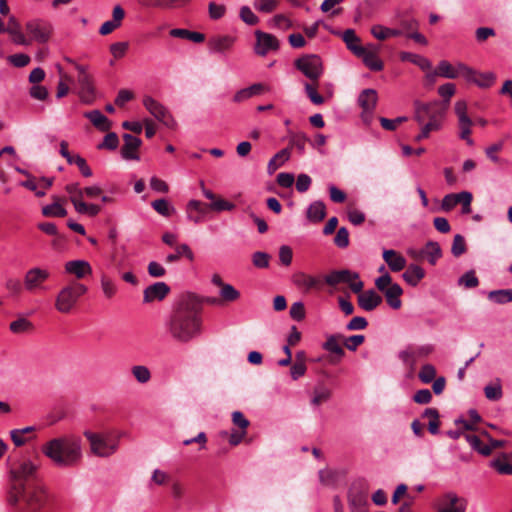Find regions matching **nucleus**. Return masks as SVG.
I'll list each match as a JSON object with an SVG mask.
<instances>
[{
    "label": "nucleus",
    "mask_w": 512,
    "mask_h": 512,
    "mask_svg": "<svg viewBox=\"0 0 512 512\" xmlns=\"http://www.w3.org/2000/svg\"><path fill=\"white\" fill-rule=\"evenodd\" d=\"M202 305L194 294L181 296L167 320L166 328L173 340L188 343L202 332Z\"/></svg>",
    "instance_id": "nucleus-1"
},
{
    "label": "nucleus",
    "mask_w": 512,
    "mask_h": 512,
    "mask_svg": "<svg viewBox=\"0 0 512 512\" xmlns=\"http://www.w3.org/2000/svg\"><path fill=\"white\" fill-rule=\"evenodd\" d=\"M41 451L56 467L74 468L83 458L82 439L74 434L61 435L46 442Z\"/></svg>",
    "instance_id": "nucleus-2"
},
{
    "label": "nucleus",
    "mask_w": 512,
    "mask_h": 512,
    "mask_svg": "<svg viewBox=\"0 0 512 512\" xmlns=\"http://www.w3.org/2000/svg\"><path fill=\"white\" fill-rule=\"evenodd\" d=\"M48 500L46 489L37 483H13L7 493V503L15 512H40Z\"/></svg>",
    "instance_id": "nucleus-3"
},
{
    "label": "nucleus",
    "mask_w": 512,
    "mask_h": 512,
    "mask_svg": "<svg viewBox=\"0 0 512 512\" xmlns=\"http://www.w3.org/2000/svg\"><path fill=\"white\" fill-rule=\"evenodd\" d=\"M87 290L88 288L84 284L77 281L63 286L56 296L55 309L63 314L70 313Z\"/></svg>",
    "instance_id": "nucleus-4"
},
{
    "label": "nucleus",
    "mask_w": 512,
    "mask_h": 512,
    "mask_svg": "<svg viewBox=\"0 0 512 512\" xmlns=\"http://www.w3.org/2000/svg\"><path fill=\"white\" fill-rule=\"evenodd\" d=\"M414 105V118L419 124H423V122L428 119V123H433L437 125V127L441 128L442 121L447 110L445 104H442L439 101H432L429 103L416 101Z\"/></svg>",
    "instance_id": "nucleus-5"
},
{
    "label": "nucleus",
    "mask_w": 512,
    "mask_h": 512,
    "mask_svg": "<svg viewBox=\"0 0 512 512\" xmlns=\"http://www.w3.org/2000/svg\"><path fill=\"white\" fill-rule=\"evenodd\" d=\"M90 442L91 451L99 457H108L114 454L118 448V440L109 435H102L90 431L84 432Z\"/></svg>",
    "instance_id": "nucleus-6"
},
{
    "label": "nucleus",
    "mask_w": 512,
    "mask_h": 512,
    "mask_svg": "<svg viewBox=\"0 0 512 512\" xmlns=\"http://www.w3.org/2000/svg\"><path fill=\"white\" fill-rule=\"evenodd\" d=\"M324 281L330 286L346 283L354 293H360L364 287V283L360 280L359 274L348 269L334 270L324 277Z\"/></svg>",
    "instance_id": "nucleus-7"
},
{
    "label": "nucleus",
    "mask_w": 512,
    "mask_h": 512,
    "mask_svg": "<svg viewBox=\"0 0 512 512\" xmlns=\"http://www.w3.org/2000/svg\"><path fill=\"white\" fill-rule=\"evenodd\" d=\"M294 66L309 80L317 82L324 69L321 58L316 54H307L297 58Z\"/></svg>",
    "instance_id": "nucleus-8"
},
{
    "label": "nucleus",
    "mask_w": 512,
    "mask_h": 512,
    "mask_svg": "<svg viewBox=\"0 0 512 512\" xmlns=\"http://www.w3.org/2000/svg\"><path fill=\"white\" fill-rule=\"evenodd\" d=\"M51 273L47 268L32 267L28 269L23 278L24 289L29 293H36L47 290L46 281L50 278Z\"/></svg>",
    "instance_id": "nucleus-9"
},
{
    "label": "nucleus",
    "mask_w": 512,
    "mask_h": 512,
    "mask_svg": "<svg viewBox=\"0 0 512 512\" xmlns=\"http://www.w3.org/2000/svg\"><path fill=\"white\" fill-rule=\"evenodd\" d=\"M143 105L158 121L168 128H175L177 123L168 109L151 96L143 98Z\"/></svg>",
    "instance_id": "nucleus-10"
},
{
    "label": "nucleus",
    "mask_w": 512,
    "mask_h": 512,
    "mask_svg": "<svg viewBox=\"0 0 512 512\" xmlns=\"http://www.w3.org/2000/svg\"><path fill=\"white\" fill-rule=\"evenodd\" d=\"M78 71L77 81L80 86V97L84 103L90 104L94 99V84L91 75L83 65H76Z\"/></svg>",
    "instance_id": "nucleus-11"
},
{
    "label": "nucleus",
    "mask_w": 512,
    "mask_h": 512,
    "mask_svg": "<svg viewBox=\"0 0 512 512\" xmlns=\"http://www.w3.org/2000/svg\"><path fill=\"white\" fill-rule=\"evenodd\" d=\"M460 69L463 71V78L466 81L481 88H489L495 83L496 75L493 72L480 73L469 66H460Z\"/></svg>",
    "instance_id": "nucleus-12"
},
{
    "label": "nucleus",
    "mask_w": 512,
    "mask_h": 512,
    "mask_svg": "<svg viewBox=\"0 0 512 512\" xmlns=\"http://www.w3.org/2000/svg\"><path fill=\"white\" fill-rule=\"evenodd\" d=\"M255 37L254 51L257 55L265 56L270 51L278 50L279 41L274 35L257 30L255 31Z\"/></svg>",
    "instance_id": "nucleus-13"
},
{
    "label": "nucleus",
    "mask_w": 512,
    "mask_h": 512,
    "mask_svg": "<svg viewBox=\"0 0 512 512\" xmlns=\"http://www.w3.org/2000/svg\"><path fill=\"white\" fill-rule=\"evenodd\" d=\"M26 31L32 40L45 43L50 37L51 27L44 20L33 19L26 23Z\"/></svg>",
    "instance_id": "nucleus-14"
},
{
    "label": "nucleus",
    "mask_w": 512,
    "mask_h": 512,
    "mask_svg": "<svg viewBox=\"0 0 512 512\" xmlns=\"http://www.w3.org/2000/svg\"><path fill=\"white\" fill-rule=\"evenodd\" d=\"M361 58L366 67L372 71H381L384 67L382 60L378 57V48L373 44H367L363 53L357 55Z\"/></svg>",
    "instance_id": "nucleus-15"
},
{
    "label": "nucleus",
    "mask_w": 512,
    "mask_h": 512,
    "mask_svg": "<svg viewBox=\"0 0 512 512\" xmlns=\"http://www.w3.org/2000/svg\"><path fill=\"white\" fill-rule=\"evenodd\" d=\"M292 281L298 289L304 292H309L312 289L318 290L322 287V280L319 277L311 276L304 272L295 273Z\"/></svg>",
    "instance_id": "nucleus-16"
},
{
    "label": "nucleus",
    "mask_w": 512,
    "mask_h": 512,
    "mask_svg": "<svg viewBox=\"0 0 512 512\" xmlns=\"http://www.w3.org/2000/svg\"><path fill=\"white\" fill-rule=\"evenodd\" d=\"M170 292V287L165 282H156L148 286L143 292V301L150 303L163 300Z\"/></svg>",
    "instance_id": "nucleus-17"
},
{
    "label": "nucleus",
    "mask_w": 512,
    "mask_h": 512,
    "mask_svg": "<svg viewBox=\"0 0 512 512\" xmlns=\"http://www.w3.org/2000/svg\"><path fill=\"white\" fill-rule=\"evenodd\" d=\"M358 294V305L361 309L365 311H373L376 309L383 301L382 296L379 295L375 290L369 289L366 291H361Z\"/></svg>",
    "instance_id": "nucleus-18"
},
{
    "label": "nucleus",
    "mask_w": 512,
    "mask_h": 512,
    "mask_svg": "<svg viewBox=\"0 0 512 512\" xmlns=\"http://www.w3.org/2000/svg\"><path fill=\"white\" fill-rule=\"evenodd\" d=\"M37 467L30 460H24L16 467L11 469L13 483H26L28 479L35 473Z\"/></svg>",
    "instance_id": "nucleus-19"
},
{
    "label": "nucleus",
    "mask_w": 512,
    "mask_h": 512,
    "mask_svg": "<svg viewBox=\"0 0 512 512\" xmlns=\"http://www.w3.org/2000/svg\"><path fill=\"white\" fill-rule=\"evenodd\" d=\"M124 144L121 147V156L125 160H139L138 149L141 146V140L131 134L123 135Z\"/></svg>",
    "instance_id": "nucleus-20"
},
{
    "label": "nucleus",
    "mask_w": 512,
    "mask_h": 512,
    "mask_svg": "<svg viewBox=\"0 0 512 512\" xmlns=\"http://www.w3.org/2000/svg\"><path fill=\"white\" fill-rule=\"evenodd\" d=\"M66 273L74 275L77 279H83L92 274V267L86 260H71L64 265Z\"/></svg>",
    "instance_id": "nucleus-21"
},
{
    "label": "nucleus",
    "mask_w": 512,
    "mask_h": 512,
    "mask_svg": "<svg viewBox=\"0 0 512 512\" xmlns=\"http://www.w3.org/2000/svg\"><path fill=\"white\" fill-rule=\"evenodd\" d=\"M344 336L342 334H330L326 337V341L322 344V348L334 355L337 360H340L344 357L345 351L341 346V341H343Z\"/></svg>",
    "instance_id": "nucleus-22"
},
{
    "label": "nucleus",
    "mask_w": 512,
    "mask_h": 512,
    "mask_svg": "<svg viewBox=\"0 0 512 512\" xmlns=\"http://www.w3.org/2000/svg\"><path fill=\"white\" fill-rule=\"evenodd\" d=\"M378 100V95L375 89H364L358 97V103L363 109L364 114L371 115L374 111Z\"/></svg>",
    "instance_id": "nucleus-23"
},
{
    "label": "nucleus",
    "mask_w": 512,
    "mask_h": 512,
    "mask_svg": "<svg viewBox=\"0 0 512 512\" xmlns=\"http://www.w3.org/2000/svg\"><path fill=\"white\" fill-rule=\"evenodd\" d=\"M235 37L230 35L215 36L209 40V49L214 53H223L232 48Z\"/></svg>",
    "instance_id": "nucleus-24"
},
{
    "label": "nucleus",
    "mask_w": 512,
    "mask_h": 512,
    "mask_svg": "<svg viewBox=\"0 0 512 512\" xmlns=\"http://www.w3.org/2000/svg\"><path fill=\"white\" fill-rule=\"evenodd\" d=\"M383 259L393 272H399L406 267V259L395 250H384Z\"/></svg>",
    "instance_id": "nucleus-25"
},
{
    "label": "nucleus",
    "mask_w": 512,
    "mask_h": 512,
    "mask_svg": "<svg viewBox=\"0 0 512 512\" xmlns=\"http://www.w3.org/2000/svg\"><path fill=\"white\" fill-rule=\"evenodd\" d=\"M4 32H7L11 35L15 44L28 45L30 43L22 33L20 23L14 16L9 18L7 27H4Z\"/></svg>",
    "instance_id": "nucleus-26"
},
{
    "label": "nucleus",
    "mask_w": 512,
    "mask_h": 512,
    "mask_svg": "<svg viewBox=\"0 0 512 512\" xmlns=\"http://www.w3.org/2000/svg\"><path fill=\"white\" fill-rule=\"evenodd\" d=\"M84 117L89 119L99 131L107 132L111 129V121L99 110L87 111L84 113Z\"/></svg>",
    "instance_id": "nucleus-27"
},
{
    "label": "nucleus",
    "mask_w": 512,
    "mask_h": 512,
    "mask_svg": "<svg viewBox=\"0 0 512 512\" xmlns=\"http://www.w3.org/2000/svg\"><path fill=\"white\" fill-rule=\"evenodd\" d=\"M460 66L466 65L463 63H458L456 66H453L448 61L442 60L437 66V73L439 76L448 79H455L460 76L463 77V71L460 69Z\"/></svg>",
    "instance_id": "nucleus-28"
},
{
    "label": "nucleus",
    "mask_w": 512,
    "mask_h": 512,
    "mask_svg": "<svg viewBox=\"0 0 512 512\" xmlns=\"http://www.w3.org/2000/svg\"><path fill=\"white\" fill-rule=\"evenodd\" d=\"M342 39L347 48L355 55H361L365 46L361 45L360 38L353 29H347L343 32Z\"/></svg>",
    "instance_id": "nucleus-29"
},
{
    "label": "nucleus",
    "mask_w": 512,
    "mask_h": 512,
    "mask_svg": "<svg viewBox=\"0 0 512 512\" xmlns=\"http://www.w3.org/2000/svg\"><path fill=\"white\" fill-rule=\"evenodd\" d=\"M326 216V206L324 202L317 200L312 202L306 211V217L310 222L319 223Z\"/></svg>",
    "instance_id": "nucleus-30"
},
{
    "label": "nucleus",
    "mask_w": 512,
    "mask_h": 512,
    "mask_svg": "<svg viewBox=\"0 0 512 512\" xmlns=\"http://www.w3.org/2000/svg\"><path fill=\"white\" fill-rule=\"evenodd\" d=\"M402 293H403V290H402L401 286L397 283L390 285L384 291L386 301L392 309L397 310L401 307L402 301H401L400 297H401Z\"/></svg>",
    "instance_id": "nucleus-31"
},
{
    "label": "nucleus",
    "mask_w": 512,
    "mask_h": 512,
    "mask_svg": "<svg viewBox=\"0 0 512 512\" xmlns=\"http://www.w3.org/2000/svg\"><path fill=\"white\" fill-rule=\"evenodd\" d=\"M444 497L448 501L449 507L441 508L438 512H465L467 505L465 499L459 498L454 492H448Z\"/></svg>",
    "instance_id": "nucleus-32"
},
{
    "label": "nucleus",
    "mask_w": 512,
    "mask_h": 512,
    "mask_svg": "<svg viewBox=\"0 0 512 512\" xmlns=\"http://www.w3.org/2000/svg\"><path fill=\"white\" fill-rule=\"evenodd\" d=\"M371 34L374 38L380 41H384L389 37H397L403 35L402 30L385 27L381 24H375L370 29Z\"/></svg>",
    "instance_id": "nucleus-33"
},
{
    "label": "nucleus",
    "mask_w": 512,
    "mask_h": 512,
    "mask_svg": "<svg viewBox=\"0 0 512 512\" xmlns=\"http://www.w3.org/2000/svg\"><path fill=\"white\" fill-rule=\"evenodd\" d=\"M400 59L401 61H407L417 65L423 71H427L432 68V63L428 58L415 53L401 52Z\"/></svg>",
    "instance_id": "nucleus-34"
},
{
    "label": "nucleus",
    "mask_w": 512,
    "mask_h": 512,
    "mask_svg": "<svg viewBox=\"0 0 512 512\" xmlns=\"http://www.w3.org/2000/svg\"><path fill=\"white\" fill-rule=\"evenodd\" d=\"M170 36L180 39H186L194 43H201L205 40V35L200 32H194L183 28H174L169 32Z\"/></svg>",
    "instance_id": "nucleus-35"
},
{
    "label": "nucleus",
    "mask_w": 512,
    "mask_h": 512,
    "mask_svg": "<svg viewBox=\"0 0 512 512\" xmlns=\"http://www.w3.org/2000/svg\"><path fill=\"white\" fill-rule=\"evenodd\" d=\"M367 494L361 491H351L349 494V505L352 512H366L365 506L367 505Z\"/></svg>",
    "instance_id": "nucleus-36"
},
{
    "label": "nucleus",
    "mask_w": 512,
    "mask_h": 512,
    "mask_svg": "<svg viewBox=\"0 0 512 512\" xmlns=\"http://www.w3.org/2000/svg\"><path fill=\"white\" fill-rule=\"evenodd\" d=\"M290 158V151L284 148L277 152L268 162L267 172L272 175L279 167H281Z\"/></svg>",
    "instance_id": "nucleus-37"
},
{
    "label": "nucleus",
    "mask_w": 512,
    "mask_h": 512,
    "mask_svg": "<svg viewBox=\"0 0 512 512\" xmlns=\"http://www.w3.org/2000/svg\"><path fill=\"white\" fill-rule=\"evenodd\" d=\"M145 7L174 8L186 5L190 0H138Z\"/></svg>",
    "instance_id": "nucleus-38"
},
{
    "label": "nucleus",
    "mask_w": 512,
    "mask_h": 512,
    "mask_svg": "<svg viewBox=\"0 0 512 512\" xmlns=\"http://www.w3.org/2000/svg\"><path fill=\"white\" fill-rule=\"evenodd\" d=\"M424 276V269L418 265H410L403 273L404 280L411 286H416Z\"/></svg>",
    "instance_id": "nucleus-39"
},
{
    "label": "nucleus",
    "mask_w": 512,
    "mask_h": 512,
    "mask_svg": "<svg viewBox=\"0 0 512 512\" xmlns=\"http://www.w3.org/2000/svg\"><path fill=\"white\" fill-rule=\"evenodd\" d=\"M422 255L427 258L430 264L434 265L442 256L441 247L437 242L429 241L422 250Z\"/></svg>",
    "instance_id": "nucleus-40"
},
{
    "label": "nucleus",
    "mask_w": 512,
    "mask_h": 512,
    "mask_svg": "<svg viewBox=\"0 0 512 512\" xmlns=\"http://www.w3.org/2000/svg\"><path fill=\"white\" fill-rule=\"evenodd\" d=\"M488 299L496 304L512 302V288L492 290L488 293Z\"/></svg>",
    "instance_id": "nucleus-41"
},
{
    "label": "nucleus",
    "mask_w": 512,
    "mask_h": 512,
    "mask_svg": "<svg viewBox=\"0 0 512 512\" xmlns=\"http://www.w3.org/2000/svg\"><path fill=\"white\" fill-rule=\"evenodd\" d=\"M182 256L189 261L194 260V254L187 244H180L176 247V252L166 256V262L172 263L178 261Z\"/></svg>",
    "instance_id": "nucleus-42"
},
{
    "label": "nucleus",
    "mask_w": 512,
    "mask_h": 512,
    "mask_svg": "<svg viewBox=\"0 0 512 512\" xmlns=\"http://www.w3.org/2000/svg\"><path fill=\"white\" fill-rule=\"evenodd\" d=\"M9 329L14 334H23L32 331L34 329V326L31 321L24 317H21L11 322L9 325Z\"/></svg>",
    "instance_id": "nucleus-43"
},
{
    "label": "nucleus",
    "mask_w": 512,
    "mask_h": 512,
    "mask_svg": "<svg viewBox=\"0 0 512 512\" xmlns=\"http://www.w3.org/2000/svg\"><path fill=\"white\" fill-rule=\"evenodd\" d=\"M332 392L329 388L325 386H318L314 388L313 397L311 399V404L313 406H320L321 404L327 402L331 398Z\"/></svg>",
    "instance_id": "nucleus-44"
},
{
    "label": "nucleus",
    "mask_w": 512,
    "mask_h": 512,
    "mask_svg": "<svg viewBox=\"0 0 512 512\" xmlns=\"http://www.w3.org/2000/svg\"><path fill=\"white\" fill-rule=\"evenodd\" d=\"M458 126L460 130L459 137L462 140H465L468 145L472 146L474 144V141L470 137L472 126V120L470 119V117L458 119Z\"/></svg>",
    "instance_id": "nucleus-45"
},
{
    "label": "nucleus",
    "mask_w": 512,
    "mask_h": 512,
    "mask_svg": "<svg viewBox=\"0 0 512 512\" xmlns=\"http://www.w3.org/2000/svg\"><path fill=\"white\" fill-rule=\"evenodd\" d=\"M490 467L495 469L501 475H512V463L505 457H499L490 462Z\"/></svg>",
    "instance_id": "nucleus-46"
},
{
    "label": "nucleus",
    "mask_w": 512,
    "mask_h": 512,
    "mask_svg": "<svg viewBox=\"0 0 512 512\" xmlns=\"http://www.w3.org/2000/svg\"><path fill=\"white\" fill-rule=\"evenodd\" d=\"M222 301L234 302L240 298V292L231 284L226 283L219 291Z\"/></svg>",
    "instance_id": "nucleus-47"
},
{
    "label": "nucleus",
    "mask_w": 512,
    "mask_h": 512,
    "mask_svg": "<svg viewBox=\"0 0 512 512\" xmlns=\"http://www.w3.org/2000/svg\"><path fill=\"white\" fill-rule=\"evenodd\" d=\"M151 206L157 213L165 217H169L175 212L174 207L164 198L154 200Z\"/></svg>",
    "instance_id": "nucleus-48"
},
{
    "label": "nucleus",
    "mask_w": 512,
    "mask_h": 512,
    "mask_svg": "<svg viewBox=\"0 0 512 512\" xmlns=\"http://www.w3.org/2000/svg\"><path fill=\"white\" fill-rule=\"evenodd\" d=\"M484 394H485V397L491 401H498L499 399H501L503 392H502L500 380L497 379V381L494 384L485 386Z\"/></svg>",
    "instance_id": "nucleus-49"
},
{
    "label": "nucleus",
    "mask_w": 512,
    "mask_h": 512,
    "mask_svg": "<svg viewBox=\"0 0 512 512\" xmlns=\"http://www.w3.org/2000/svg\"><path fill=\"white\" fill-rule=\"evenodd\" d=\"M42 214L46 217H64L66 216L67 211L61 204L54 202L43 207Z\"/></svg>",
    "instance_id": "nucleus-50"
},
{
    "label": "nucleus",
    "mask_w": 512,
    "mask_h": 512,
    "mask_svg": "<svg viewBox=\"0 0 512 512\" xmlns=\"http://www.w3.org/2000/svg\"><path fill=\"white\" fill-rule=\"evenodd\" d=\"M131 372L136 380L141 384L147 383L151 379L150 370L146 366L135 365L132 367Z\"/></svg>",
    "instance_id": "nucleus-51"
},
{
    "label": "nucleus",
    "mask_w": 512,
    "mask_h": 512,
    "mask_svg": "<svg viewBox=\"0 0 512 512\" xmlns=\"http://www.w3.org/2000/svg\"><path fill=\"white\" fill-rule=\"evenodd\" d=\"M240 19L248 25H256L259 22L258 16L249 6H242L239 13Z\"/></svg>",
    "instance_id": "nucleus-52"
},
{
    "label": "nucleus",
    "mask_w": 512,
    "mask_h": 512,
    "mask_svg": "<svg viewBox=\"0 0 512 512\" xmlns=\"http://www.w3.org/2000/svg\"><path fill=\"white\" fill-rule=\"evenodd\" d=\"M425 415H431V420L428 424V430L431 434H437L439 432V413L435 408L425 409Z\"/></svg>",
    "instance_id": "nucleus-53"
},
{
    "label": "nucleus",
    "mask_w": 512,
    "mask_h": 512,
    "mask_svg": "<svg viewBox=\"0 0 512 512\" xmlns=\"http://www.w3.org/2000/svg\"><path fill=\"white\" fill-rule=\"evenodd\" d=\"M209 209L215 212L231 211L235 209V205L225 199L216 198L209 204Z\"/></svg>",
    "instance_id": "nucleus-54"
},
{
    "label": "nucleus",
    "mask_w": 512,
    "mask_h": 512,
    "mask_svg": "<svg viewBox=\"0 0 512 512\" xmlns=\"http://www.w3.org/2000/svg\"><path fill=\"white\" fill-rule=\"evenodd\" d=\"M436 376V369L431 364H425L422 366L418 377L423 383H430L434 380Z\"/></svg>",
    "instance_id": "nucleus-55"
},
{
    "label": "nucleus",
    "mask_w": 512,
    "mask_h": 512,
    "mask_svg": "<svg viewBox=\"0 0 512 512\" xmlns=\"http://www.w3.org/2000/svg\"><path fill=\"white\" fill-rule=\"evenodd\" d=\"M119 139L116 133L109 132L105 135L103 142L98 145V149L115 150L118 147Z\"/></svg>",
    "instance_id": "nucleus-56"
},
{
    "label": "nucleus",
    "mask_w": 512,
    "mask_h": 512,
    "mask_svg": "<svg viewBox=\"0 0 512 512\" xmlns=\"http://www.w3.org/2000/svg\"><path fill=\"white\" fill-rule=\"evenodd\" d=\"M466 251L465 239L462 235L456 234L453 239L451 252L455 257H459Z\"/></svg>",
    "instance_id": "nucleus-57"
},
{
    "label": "nucleus",
    "mask_w": 512,
    "mask_h": 512,
    "mask_svg": "<svg viewBox=\"0 0 512 512\" xmlns=\"http://www.w3.org/2000/svg\"><path fill=\"white\" fill-rule=\"evenodd\" d=\"M459 283L464 285L466 288H475L478 286L479 280L475 272L470 270L460 277Z\"/></svg>",
    "instance_id": "nucleus-58"
},
{
    "label": "nucleus",
    "mask_w": 512,
    "mask_h": 512,
    "mask_svg": "<svg viewBox=\"0 0 512 512\" xmlns=\"http://www.w3.org/2000/svg\"><path fill=\"white\" fill-rule=\"evenodd\" d=\"M254 7L256 10L263 13H271L277 7L276 0H255Z\"/></svg>",
    "instance_id": "nucleus-59"
},
{
    "label": "nucleus",
    "mask_w": 512,
    "mask_h": 512,
    "mask_svg": "<svg viewBox=\"0 0 512 512\" xmlns=\"http://www.w3.org/2000/svg\"><path fill=\"white\" fill-rule=\"evenodd\" d=\"M129 47L128 42H115L110 45V53L115 59H120L125 56Z\"/></svg>",
    "instance_id": "nucleus-60"
},
{
    "label": "nucleus",
    "mask_w": 512,
    "mask_h": 512,
    "mask_svg": "<svg viewBox=\"0 0 512 512\" xmlns=\"http://www.w3.org/2000/svg\"><path fill=\"white\" fill-rule=\"evenodd\" d=\"M209 16L213 20L221 19L226 13V7L223 4L210 2L208 5Z\"/></svg>",
    "instance_id": "nucleus-61"
},
{
    "label": "nucleus",
    "mask_w": 512,
    "mask_h": 512,
    "mask_svg": "<svg viewBox=\"0 0 512 512\" xmlns=\"http://www.w3.org/2000/svg\"><path fill=\"white\" fill-rule=\"evenodd\" d=\"M456 87L453 83H445L438 88L439 95L445 100L447 106L451 97L455 94Z\"/></svg>",
    "instance_id": "nucleus-62"
},
{
    "label": "nucleus",
    "mask_w": 512,
    "mask_h": 512,
    "mask_svg": "<svg viewBox=\"0 0 512 512\" xmlns=\"http://www.w3.org/2000/svg\"><path fill=\"white\" fill-rule=\"evenodd\" d=\"M334 243L339 248H346L349 245V232L345 227L338 229Z\"/></svg>",
    "instance_id": "nucleus-63"
},
{
    "label": "nucleus",
    "mask_w": 512,
    "mask_h": 512,
    "mask_svg": "<svg viewBox=\"0 0 512 512\" xmlns=\"http://www.w3.org/2000/svg\"><path fill=\"white\" fill-rule=\"evenodd\" d=\"M270 256L265 252H255L252 255L253 265L257 268H267L269 266Z\"/></svg>",
    "instance_id": "nucleus-64"
}]
</instances>
